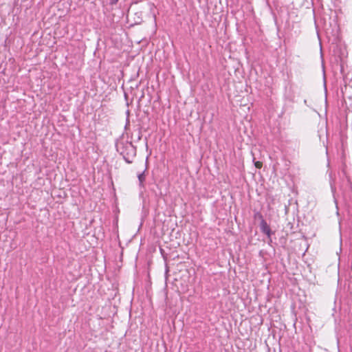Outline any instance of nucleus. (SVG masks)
<instances>
[{
  "mask_svg": "<svg viewBox=\"0 0 352 352\" xmlns=\"http://www.w3.org/2000/svg\"><path fill=\"white\" fill-rule=\"evenodd\" d=\"M145 171H146V169L142 173H139L138 175V180H139V186L141 188H144V182L146 179Z\"/></svg>",
  "mask_w": 352,
  "mask_h": 352,
  "instance_id": "nucleus-3",
  "label": "nucleus"
},
{
  "mask_svg": "<svg viewBox=\"0 0 352 352\" xmlns=\"http://www.w3.org/2000/svg\"><path fill=\"white\" fill-rule=\"evenodd\" d=\"M342 172L346 177V182L347 184L349 185V190H351L352 189L351 182L349 177L346 175V173L344 170V167L343 168Z\"/></svg>",
  "mask_w": 352,
  "mask_h": 352,
  "instance_id": "nucleus-4",
  "label": "nucleus"
},
{
  "mask_svg": "<svg viewBox=\"0 0 352 352\" xmlns=\"http://www.w3.org/2000/svg\"><path fill=\"white\" fill-rule=\"evenodd\" d=\"M111 4H116L118 3V0H109Z\"/></svg>",
  "mask_w": 352,
  "mask_h": 352,
  "instance_id": "nucleus-9",
  "label": "nucleus"
},
{
  "mask_svg": "<svg viewBox=\"0 0 352 352\" xmlns=\"http://www.w3.org/2000/svg\"><path fill=\"white\" fill-rule=\"evenodd\" d=\"M254 219H258L261 220V221H262V219H264L262 214L259 212H257L254 214Z\"/></svg>",
  "mask_w": 352,
  "mask_h": 352,
  "instance_id": "nucleus-6",
  "label": "nucleus"
},
{
  "mask_svg": "<svg viewBox=\"0 0 352 352\" xmlns=\"http://www.w3.org/2000/svg\"><path fill=\"white\" fill-rule=\"evenodd\" d=\"M254 166H256V168H261V167L263 166V163L261 162H259V161L255 162L254 160Z\"/></svg>",
  "mask_w": 352,
  "mask_h": 352,
  "instance_id": "nucleus-7",
  "label": "nucleus"
},
{
  "mask_svg": "<svg viewBox=\"0 0 352 352\" xmlns=\"http://www.w3.org/2000/svg\"><path fill=\"white\" fill-rule=\"evenodd\" d=\"M260 229L263 234L267 236V237L270 239V241H272L271 235L272 234V232L270 228V226L267 224L265 219H262V221H261Z\"/></svg>",
  "mask_w": 352,
  "mask_h": 352,
  "instance_id": "nucleus-2",
  "label": "nucleus"
},
{
  "mask_svg": "<svg viewBox=\"0 0 352 352\" xmlns=\"http://www.w3.org/2000/svg\"><path fill=\"white\" fill-rule=\"evenodd\" d=\"M135 138L137 140H140L141 139V133H135Z\"/></svg>",
  "mask_w": 352,
  "mask_h": 352,
  "instance_id": "nucleus-8",
  "label": "nucleus"
},
{
  "mask_svg": "<svg viewBox=\"0 0 352 352\" xmlns=\"http://www.w3.org/2000/svg\"><path fill=\"white\" fill-rule=\"evenodd\" d=\"M126 125H125V129L127 130V126L129 125V115H130V111L128 109L126 111Z\"/></svg>",
  "mask_w": 352,
  "mask_h": 352,
  "instance_id": "nucleus-5",
  "label": "nucleus"
},
{
  "mask_svg": "<svg viewBox=\"0 0 352 352\" xmlns=\"http://www.w3.org/2000/svg\"><path fill=\"white\" fill-rule=\"evenodd\" d=\"M129 133H122L120 140L116 144L117 151L123 157V159L128 164H131L136 155V148L132 144V140L129 141Z\"/></svg>",
  "mask_w": 352,
  "mask_h": 352,
  "instance_id": "nucleus-1",
  "label": "nucleus"
}]
</instances>
